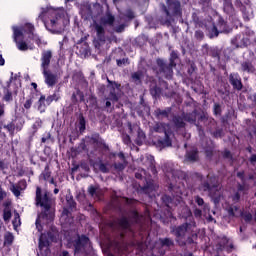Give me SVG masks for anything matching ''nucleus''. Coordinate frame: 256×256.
Returning <instances> with one entry per match:
<instances>
[{
    "label": "nucleus",
    "mask_w": 256,
    "mask_h": 256,
    "mask_svg": "<svg viewBox=\"0 0 256 256\" xmlns=\"http://www.w3.org/2000/svg\"><path fill=\"white\" fill-rule=\"evenodd\" d=\"M66 199H67L70 207H75V202L73 201L72 197L69 198V196H67Z\"/></svg>",
    "instance_id": "46"
},
{
    "label": "nucleus",
    "mask_w": 256,
    "mask_h": 256,
    "mask_svg": "<svg viewBox=\"0 0 256 256\" xmlns=\"http://www.w3.org/2000/svg\"><path fill=\"white\" fill-rule=\"evenodd\" d=\"M173 121H174V124L176 125V127H185V122L183 121V118L174 117Z\"/></svg>",
    "instance_id": "26"
},
{
    "label": "nucleus",
    "mask_w": 256,
    "mask_h": 256,
    "mask_svg": "<svg viewBox=\"0 0 256 256\" xmlns=\"http://www.w3.org/2000/svg\"><path fill=\"white\" fill-rule=\"evenodd\" d=\"M162 199L170 209H172V207L179 205L181 201V198H171L169 196H164Z\"/></svg>",
    "instance_id": "14"
},
{
    "label": "nucleus",
    "mask_w": 256,
    "mask_h": 256,
    "mask_svg": "<svg viewBox=\"0 0 256 256\" xmlns=\"http://www.w3.org/2000/svg\"><path fill=\"white\" fill-rule=\"evenodd\" d=\"M125 15L128 19H135V14L131 10H127Z\"/></svg>",
    "instance_id": "41"
},
{
    "label": "nucleus",
    "mask_w": 256,
    "mask_h": 256,
    "mask_svg": "<svg viewBox=\"0 0 256 256\" xmlns=\"http://www.w3.org/2000/svg\"><path fill=\"white\" fill-rule=\"evenodd\" d=\"M118 225L120 229H129V221L127 220V218H121L118 221Z\"/></svg>",
    "instance_id": "24"
},
{
    "label": "nucleus",
    "mask_w": 256,
    "mask_h": 256,
    "mask_svg": "<svg viewBox=\"0 0 256 256\" xmlns=\"http://www.w3.org/2000/svg\"><path fill=\"white\" fill-rule=\"evenodd\" d=\"M88 193L91 195V197H97V188L90 186L88 188Z\"/></svg>",
    "instance_id": "32"
},
{
    "label": "nucleus",
    "mask_w": 256,
    "mask_h": 256,
    "mask_svg": "<svg viewBox=\"0 0 256 256\" xmlns=\"http://www.w3.org/2000/svg\"><path fill=\"white\" fill-rule=\"evenodd\" d=\"M15 43H16L19 51H27V49H29V46L24 41L16 40Z\"/></svg>",
    "instance_id": "23"
},
{
    "label": "nucleus",
    "mask_w": 256,
    "mask_h": 256,
    "mask_svg": "<svg viewBox=\"0 0 256 256\" xmlns=\"http://www.w3.org/2000/svg\"><path fill=\"white\" fill-rule=\"evenodd\" d=\"M110 99H112L113 101H117V95L112 94V96L110 97Z\"/></svg>",
    "instance_id": "56"
},
{
    "label": "nucleus",
    "mask_w": 256,
    "mask_h": 256,
    "mask_svg": "<svg viewBox=\"0 0 256 256\" xmlns=\"http://www.w3.org/2000/svg\"><path fill=\"white\" fill-rule=\"evenodd\" d=\"M42 73L44 76V83L47 85V87L53 88L57 83H59V77L57 74H53L49 70H43Z\"/></svg>",
    "instance_id": "8"
},
{
    "label": "nucleus",
    "mask_w": 256,
    "mask_h": 256,
    "mask_svg": "<svg viewBox=\"0 0 256 256\" xmlns=\"http://www.w3.org/2000/svg\"><path fill=\"white\" fill-rule=\"evenodd\" d=\"M230 199L232 200V203H238L240 199L239 192H236L234 195H232Z\"/></svg>",
    "instance_id": "38"
},
{
    "label": "nucleus",
    "mask_w": 256,
    "mask_h": 256,
    "mask_svg": "<svg viewBox=\"0 0 256 256\" xmlns=\"http://www.w3.org/2000/svg\"><path fill=\"white\" fill-rule=\"evenodd\" d=\"M132 81L136 83V85H139L141 83V79H143V72L137 71L132 74Z\"/></svg>",
    "instance_id": "19"
},
{
    "label": "nucleus",
    "mask_w": 256,
    "mask_h": 256,
    "mask_svg": "<svg viewBox=\"0 0 256 256\" xmlns=\"http://www.w3.org/2000/svg\"><path fill=\"white\" fill-rule=\"evenodd\" d=\"M144 165H145L146 167H153V159H150V160H149V158H147V159H146V162L144 163Z\"/></svg>",
    "instance_id": "44"
},
{
    "label": "nucleus",
    "mask_w": 256,
    "mask_h": 256,
    "mask_svg": "<svg viewBox=\"0 0 256 256\" xmlns=\"http://www.w3.org/2000/svg\"><path fill=\"white\" fill-rule=\"evenodd\" d=\"M186 159H188V161H197L198 159L197 151L192 150L191 152H188L186 155Z\"/></svg>",
    "instance_id": "25"
},
{
    "label": "nucleus",
    "mask_w": 256,
    "mask_h": 256,
    "mask_svg": "<svg viewBox=\"0 0 256 256\" xmlns=\"http://www.w3.org/2000/svg\"><path fill=\"white\" fill-rule=\"evenodd\" d=\"M157 65L160 66L162 73H164L166 79H171L173 77V67L171 64L166 65L162 59L157 60Z\"/></svg>",
    "instance_id": "11"
},
{
    "label": "nucleus",
    "mask_w": 256,
    "mask_h": 256,
    "mask_svg": "<svg viewBox=\"0 0 256 256\" xmlns=\"http://www.w3.org/2000/svg\"><path fill=\"white\" fill-rule=\"evenodd\" d=\"M32 87H34V89H37V83H32Z\"/></svg>",
    "instance_id": "64"
},
{
    "label": "nucleus",
    "mask_w": 256,
    "mask_h": 256,
    "mask_svg": "<svg viewBox=\"0 0 256 256\" xmlns=\"http://www.w3.org/2000/svg\"><path fill=\"white\" fill-rule=\"evenodd\" d=\"M150 93L153 97H157V95H159V93H161V90H159V88H157V87H153L150 89Z\"/></svg>",
    "instance_id": "33"
},
{
    "label": "nucleus",
    "mask_w": 256,
    "mask_h": 256,
    "mask_svg": "<svg viewBox=\"0 0 256 256\" xmlns=\"http://www.w3.org/2000/svg\"><path fill=\"white\" fill-rule=\"evenodd\" d=\"M10 191L15 195V197L21 196V190L17 187V184L11 183Z\"/></svg>",
    "instance_id": "22"
},
{
    "label": "nucleus",
    "mask_w": 256,
    "mask_h": 256,
    "mask_svg": "<svg viewBox=\"0 0 256 256\" xmlns=\"http://www.w3.org/2000/svg\"><path fill=\"white\" fill-rule=\"evenodd\" d=\"M217 111H219V105H215V113H217Z\"/></svg>",
    "instance_id": "61"
},
{
    "label": "nucleus",
    "mask_w": 256,
    "mask_h": 256,
    "mask_svg": "<svg viewBox=\"0 0 256 256\" xmlns=\"http://www.w3.org/2000/svg\"><path fill=\"white\" fill-rule=\"evenodd\" d=\"M3 219H4V221H10V219H11V209L10 208L4 209Z\"/></svg>",
    "instance_id": "28"
},
{
    "label": "nucleus",
    "mask_w": 256,
    "mask_h": 256,
    "mask_svg": "<svg viewBox=\"0 0 256 256\" xmlns=\"http://www.w3.org/2000/svg\"><path fill=\"white\" fill-rule=\"evenodd\" d=\"M99 169L102 173H109V168L107 167V164L101 163L99 165Z\"/></svg>",
    "instance_id": "36"
},
{
    "label": "nucleus",
    "mask_w": 256,
    "mask_h": 256,
    "mask_svg": "<svg viewBox=\"0 0 256 256\" xmlns=\"http://www.w3.org/2000/svg\"><path fill=\"white\" fill-rule=\"evenodd\" d=\"M201 191H208L211 197L214 199H217V195H219V190L221 189V186L217 184H212L210 186L209 183H205L200 187Z\"/></svg>",
    "instance_id": "10"
},
{
    "label": "nucleus",
    "mask_w": 256,
    "mask_h": 256,
    "mask_svg": "<svg viewBox=\"0 0 256 256\" xmlns=\"http://www.w3.org/2000/svg\"><path fill=\"white\" fill-rule=\"evenodd\" d=\"M228 214L230 217H243L244 221H246L247 223H249V221H251V219H253V216L251 215V213H245L243 214V212H241V210H239V208L237 206H230L228 209Z\"/></svg>",
    "instance_id": "9"
},
{
    "label": "nucleus",
    "mask_w": 256,
    "mask_h": 256,
    "mask_svg": "<svg viewBox=\"0 0 256 256\" xmlns=\"http://www.w3.org/2000/svg\"><path fill=\"white\" fill-rule=\"evenodd\" d=\"M45 16L48 17L47 20H44V25L48 31H55L53 29H61L63 27V11L48 10Z\"/></svg>",
    "instance_id": "2"
},
{
    "label": "nucleus",
    "mask_w": 256,
    "mask_h": 256,
    "mask_svg": "<svg viewBox=\"0 0 256 256\" xmlns=\"http://www.w3.org/2000/svg\"><path fill=\"white\" fill-rule=\"evenodd\" d=\"M237 177H239L240 179H243V172H238Z\"/></svg>",
    "instance_id": "57"
},
{
    "label": "nucleus",
    "mask_w": 256,
    "mask_h": 256,
    "mask_svg": "<svg viewBox=\"0 0 256 256\" xmlns=\"http://www.w3.org/2000/svg\"><path fill=\"white\" fill-rule=\"evenodd\" d=\"M4 101H13V93H11V91H9V89H6L4 92Z\"/></svg>",
    "instance_id": "29"
},
{
    "label": "nucleus",
    "mask_w": 256,
    "mask_h": 256,
    "mask_svg": "<svg viewBox=\"0 0 256 256\" xmlns=\"http://www.w3.org/2000/svg\"><path fill=\"white\" fill-rule=\"evenodd\" d=\"M229 79L234 89H237V91H241V89H243V83H241V77H239V74H230Z\"/></svg>",
    "instance_id": "13"
},
{
    "label": "nucleus",
    "mask_w": 256,
    "mask_h": 256,
    "mask_svg": "<svg viewBox=\"0 0 256 256\" xmlns=\"http://www.w3.org/2000/svg\"><path fill=\"white\" fill-rule=\"evenodd\" d=\"M195 201H196L197 205H199L200 207L205 205V201L203 200V198H201L199 196L195 197Z\"/></svg>",
    "instance_id": "40"
},
{
    "label": "nucleus",
    "mask_w": 256,
    "mask_h": 256,
    "mask_svg": "<svg viewBox=\"0 0 256 256\" xmlns=\"http://www.w3.org/2000/svg\"><path fill=\"white\" fill-rule=\"evenodd\" d=\"M194 215H195V217H198V218H200L201 217V215H203V212L200 210V209H195L194 210Z\"/></svg>",
    "instance_id": "45"
},
{
    "label": "nucleus",
    "mask_w": 256,
    "mask_h": 256,
    "mask_svg": "<svg viewBox=\"0 0 256 256\" xmlns=\"http://www.w3.org/2000/svg\"><path fill=\"white\" fill-rule=\"evenodd\" d=\"M54 193H55V195H57V193H59V189L55 188Z\"/></svg>",
    "instance_id": "63"
},
{
    "label": "nucleus",
    "mask_w": 256,
    "mask_h": 256,
    "mask_svg": "<svg viewBox=\"0 0 256 256\" xmlns=\"http://www.w3.org/2000/svg\"><path fill=\"white\" fill-rule=\"evenodd\" d=\"M17 188L20 191H25L27 189V181L25 180H20L17 184H16Z\"/></svg>",
    "instance_id": "27"
},
{
    "label": "nucleus",
    "mask_w": 256,
    "mask_h": 256,
    "mask_svg": "<svg viewBox=\"0 0 256 256\" xmlns=\"http://www.w3.org/2000/svg\"><path fill=\"white\" fill-rule=\"evenodd\" d=\"M12 29L14 41H18L19 37H23L24 31H27V33H29L30 35H33V31H35V26H33L32 24H26L24 28L14 26L12 27Z\"/></svg>",
    "instance_id": "7"
},
{
    "label": "nucleus",
    "mask_w": 256,
    "mask_h": 256,
    "mask_svg": "<svg viewBox=\"0 0 256 256\" xmlns=\"http://www.w3.org/2000/svg\"><path fill=\"white\" fill-rule=\"evenodd\" d=\"M177 57H178L177 52L172 51L171 54H170V65H171V67L176 66L175 59H177Z\"/></svg>",
    "instance_id": "30"
},
{
    "label": "nucleus",
    "mask_w": 256,
    "mask_h": 256,
    "mask_svg": "<svg viewBox=\"0 0 256 256\" xmlns=\"http://www.w3.org/2000/svg\"><path fill=\"white\" fill-rule=\"evenodd\" d=\"M51 57H53V52H51V50L42 52L41 67L43 71H48L49 65L51 64Z\"/></svg>",
    "instance_id": "12"
},
{
    "label": "nucleus",
    "mask_w": 256,
    "mask_h": 256,
    "mask_svg": "<svg viewBox=\"0 0 256 256\" xmlns=\"http://www.w3.org/2000/svg\"><path fill=\"white\" fill-rule=\"evenodd\" d=\"M224 157H227V158L231 157V152L225 151L224 152Z\"/></svg>",
    "instance_id": "53"
},
{
    "label": "nucleus",
    "mask_w": 256,
    "mask_h": 256,
    "mask_svg": "<svg viewBox=\"0 0 256 256\" xmlns=\"http://www.w3.org/2000/svg\"><path fill=\"white\" fill-rule=\"evenodd\" d=\"M115 169H118V171H123L125 169V165L122 163H118L114 165Z\"/></svg>",
    "instance_id": "43"
},
{
    "label": "nucleus",
    "mask_w": 256,
    "mask_h": 256,
    "mask_svg": "<svg viewBox=\"0 0 256 256\" xmlns=\"http://www.w3.org/2000/svg\"><path fill=\"white\" fill-rule=\"evenodd\" d=\"M167 6L165 4H162V10L164 11L166 17L168 19H171V17H177L181 15V2L179 1H170L166 2Z\"/></svg>",
    "instance_id": "4"
},
{
    "label": "nucleus",
    "mask_w": 256,
    "mask_h": 256,
    "mask_svg": "<svg viewBox=\"0 0 256 256\" xmlns=\"http://www.w3.org/2000/svg\"><path fill=\"white\" fill-rule=\"evenodd\" d=\"M162 245H167V247H171L173 245V240L166 238L161 240Z\"/></svg>",
    "instance_id": "37"
},
{
    "label": "nucleus",
    "mask_w": 256,
    "mask_h": 256,
    "mask_svg": "<svg viewBox=\"0 0 256 256\" xmlns=\"http://www.w3.org/2000/svg\"><path fill=\"white\" fill-rule=\"evenodd\" d=\"M185 120L188 121L189 123H195V118L193 116L191 118L186 117Z\"/></svg>",
    "instance_id": "50"
},
{
    "label": "nucleus",
    "mask_w": 256,
    "mask_h": 256,
    "mask_svg": "<svg viewBox=\"0 0 256 256\" xmlns=\"http://www.w3.org/2000/svg\"><path fill=\"white\" fill-rule=\"evenodd\" d=\"M241 71L244 73H251V71H253V65H251V63L244 62L241 64Z\"/></svg>",
    "instance_id": "21"
},
{
    "label": "nucleus",
    "mask_w": 256,
    "mask_h": 256,
    "mask_svg": "<svg viewBox=\"0 0 256 256\" xmlns=\"http://www.w3.org/2000/svg\"><path fill=\"white\" fill-rule=\"evenodd\" d=\"M36 206L41 207L44 214H40L36 220V227L38 231H41V227H39V219L41 217H46L47 219L52 220L54 217L53 214V200L49 198V193L47 191H43L41 187L36 188Z\"/></svg>",
    "instance_id": "1"
},
{
    "label": "nucleus",
    "mask_w": 256,
    "mask_h": 256,
    "mask_svg": "<svg viewBox=\"0 0 256 256\" xmlns=\"http://www.w3.org/2000/svg\"><path fill=\"white\" fill-rule=\"evenodd\" d=\"M33 105V99H27L24 103V109H29Z\"/></svg>",
    "instance_id": "39"
},
{
    "label": "nucleus",
    "mask_w": 256,
    "mask_h": 256,
    "mask_svg": "<svg viewBox=\"0 0 256 256\" xmlns=\"http://www.w3.org/2000/svg\"><path fill=\"white\" fill-rule=\"evenodd\" d=\"M6 197H7V192H5L3 188H1L0 186V201H3V199Z\"/></svg>",
    "instance_id": "42"
},
{
    "label": "nucleus",
    "mask_w": 256,
    "mask_h": 256,
    "mask_svg": "<svg viewBox=\"0 0 256 256\" xmlns=\"http://www.w3.org/2000/svg\"><path fill=\"white\" fill-rule=\"evenodd\" d=\"M3 128L6 129L9 133H13V131H15V125L13 123L4 125Z\"/></svg>",
    "instance_id": "31"
},
{
    "label": "nucleus",
    "mask_w": 256,
    "mask_h": 256,
    "mask_svg": "<svg viewBox=\"0 0 256 256\" xmlns=\"http://www.w3.org/2000/svg\"><path fill=\"white\" fill-rule=\"evenodd\" d=\"M61 99V95L59 93H54L47 98H45V95L40 96V99L38 101L39 106L38 109L40 113H45V108L49 105H51L52 101H59Z\"/></svg>",
    "instance_id": "5"
},
{
    "label": "nucleus",
    "mask_w": 256,
    "mask_h": 256,
    "mask_svg": "<svg viewBox=\"0 0 256 256\" xmlns=\"http://www.w3.org/2000/svg\"><path fill=\"white\" fill-rule=\"evenodd\" d=\"M135 177L136 179H143V174L136 173Z\"/></svg>",
    "instance_id": "54"
},
{
    "label": "nucleus",
    "mask_w": 256,
    "mask_h": 256,
    "mask_svg": "<svg viewBox=\"0 0 256 256\" xmlns=\"http://www.w3.org/2000/svg\"><path fill=\"white\" fill-rule=\"evenodd\" d=\"M3 65H5V58L0 54V67H3Z\"/></svg>",
    "instance_id": "49"
},
{
    "label": "nucleus",
    "mask_w": 256,
    "mask_h": 256,
    "mask_svg": "<svg viewBox=\"0 0 256 256\" xmlns=\"http://www.w3.org/2000/svg\"><path fill=\"white\" fill-rule=\"evenodd\" d=\"M128 63H129V59L127 58L117 60L118 67H121L122 65H128Z\"/></svg>",
    "instance_id": "34"
},
{
    "label": "nucleus",
    "mask_w": 256,
    "mask_h": 256,
    "mask_svg": "<svg viewBox=\"0 0 256 256\" xmlns=\"http://www.w3.org/2000/svg\"><path fill=\"white\" fill-rule=\"evenodd\" d=\"M117 33H121V31H123V26H120L116 29Z\"/></svg>",
    "instance_id": "58"
},
{
    "label": "nucleus",
    "mask_w": 256,
    "mask_h": 256,
    "mask_svg": "<svg viewBox=\"0 0 256 256\" xmlns=\"http://www.w3.org/2000/svg\"><path fill=\"white\" fill-rule=\"evenodd\" d=\"M193 229H195V225L186 223L179 227L173 228L172 233H174L177 241H180V245H185L186 239L191 237Z\"/></svg>",
    "instance_id": "3"
},
{
    "label": "nucleus",
    "mask_w": 256,
    "mask_h": 256,
    "mask_svg": "<svg viewBox=\"0 0 256 256\" xmlns=\"http://www.w3.org/2000/svg\"><path fill=\"white\" fill-rule=\"evenodd\" d=\"M77 199H78V201H85V194H84V193H80V194L77 196Z\"/></svg>",
    "instance_id": "47"
},
{
    "label": "nucleus",
    "mask_w": 256,
    "mask_h": 256,
    "mask_svg": "<svg viewBox=\"0 0 256 256\" xmlns=\"http://www.w3.org/2000/svg\"><path fill=\"white\" fill-rule=\"evenodd\" d=\"M101 23L103 25H113V23H115V16L108 12L104 17L101 18Z\"/></svg>",
    "instance_id": "16"
},
{
    "label": "nucleus",
    "mask_w": 256,
    "mask_h": 256,
    "mask_svg": "<svg viewBox=\"0 0 256 256\" xmlns=\"http://www.w3.org/2000/svg\"><path fill=\"white\" fill-rule=\"evenodd\" d=\"M47 236L45 234H42L39 239V249L42 251V249H45L49 247V241L45 240Z\"/></svg>",
    "instance_id": "18"
},
{
    "label": "nucleus",
    "mask_w": 256,
    "mask_h": 256,
    "mask_svg": "<svg viewBox=\"0 0 256 256\" xmlns=\"http://www.w3.org/2000/svg\"><path fill=\"white\" fill-rule=\"evenodd\" d=\"M67 217V214H65V212H63L61 219H65Z\"/></svg>",
    "instance_id": "60"
},
{
    "label": "nucleus",
    "mask_w": 256,
    "mask_h": 256,
    "mask_svg": "<svg viewBox=\"0 0 256 256\" xmlns=\"http://www.w3.org/2000/svg\"><path fill=\"white\" fill-rule=\"evenodd\" d=\"M3 115H5V106L0 105V117H3Z\"/></svg>",
    "instance_id": "48"
},
{
    "label": "nucleus",
    "mask_w": 256,
    "mask_h": 256,
    "mask_svg": "<svg viewBox=\"0 0 256 256\" xmlns=\"http://www.w3.org/2000/svg\"><path fill=\"white\" fill-rule=\"evenodd\" d=\"M106 107H111V103L109 101L106 102Z\"/></svg>",
    "instance_id": "62"
},
{
    "label": "nucleus",
    "mask_w": 256,
    "mask_h": 256,
    "mask_svg": "<svg viewBox=\"0 0 256 256\" xmlns=\"http://www.w3.org/2000/svg\"><path fill=\"white\" fill-rule=\"evenodd\" d=\"M250 162L253 163V164L256 163V154H254V155H252V156L250 157Z\"/></svg>",
    "instance_id": "51"
},
{
    "label": "nucleus",
    "mask_w": 256,
    "mask_h": 256,
    "mask_svg": "<svg viewBox=\"0 0 256 256\" xmlns=\"http://www.w3.org/2000/svg\"><path fill=\"white\" fill-rule=\"evenodd\" d=\"M85 245H89V238L86 236H81L76 243L75 249L76 252L81 251V247H85Z\"/></svg>",
    "instance_id": "15"
},
{
    "label": "nucleus",
    "mask_w": 256,
    "mask_h": 256,
    "mask_svg": "<svg viewBox=\"0 0 256 256\" xmlns=\"http://www.w3.org/2000/svg\"><path fill=\"white\" fill-rule=\"evenodd\" d=\"M154 131L156 133H164L165 134V144L169 147L171 145V140H169V136L171 135V126L165 123L156 124L154 127Z\"/></svg>",
    "instance_id": "6"
},
{
    "label": "nucleus",
    "mask_w": 256,
    "mask_h": 256,
    "mask_svg": "<svg viewBox=\"0 0 256 256\" xmlns=\"http://www.w3.org/2000/svg\"><path fill=\"white\" fill-rule=\"evenodd\" d=\"M156 115H158V117L161 116V115H162L163 117H168L169 112H167V110L158 109V110L156 111Z\"/></svg>",
    "instance_id": "35"
},
{
    "label": "nucleus",
    "mask_w": 256,
    "mask_h": 256,
    "mask_svg": "<svg viewBox=\"0 0 256 256\" xmlns=\"http://www.w3.org/2000/svg\"><path fill=\"white\" fill-rule=\"evenodd\" d=\"M94 29L97 32L98 39H101L105 36V28L101 24L94 23Z\"/></svg>",
    "instance_id": "17"
},
{
    "label": "nucleus",
    "mask_w": 256,
    "mask_h": 256,
    "mask_svg": "<svg viewBox=\"0 0 256 256\" xmlns=\"http://www.w3.org/2000/svg\"><path fill=\"white\" fill-rule=\"evenodd\" d=\"M15 237L13 236V234L11 232H7L4 235V245H11L14 241Z\"/></svg>",
    "instance_id": "20"
},
{
    "label": "nucleus",
    "mask_w": 256,
    "mask_h": 256,
    "mask_svg": "<svg viewBox=\"0 0 256 256\" xmlns=\"http://www.w3.org/2000/svg\"><path fill=\"white\" fill-rule=\"evenodd\" d=\"M213 31L215 32V36L217 37V36L219 35V32L217 31V28L214 27V28H213Z\"/></svg>",
    "instance_id": "59"
},
{
    "label": "nucleus",
    "mask_w": 256,
    "mask_h": 256,
    "mask_svg": "<svg viewBox=\"0 0 256 256\" xmlns=\"http://www.w3.org/2000/svg\"><path fill=\"white\" fill-rule=\"evenodd\" d=\"M80 125H81V127H85V119L84 118L80 119Z\"/></svg>",
    "instance_id": "52"
},
{
    "label": "nucleus",
    "mask_w": 256,
    "mask_h": 256,
    "mask_svg": "<svg viewBox=\"0 0 256 256\" xmlns=\"http://www.w3.org/2000/svg\"><path fill=\"white\" fill-rule=\"evenodd\" d=\"M118 157L122 160H125V154H123L122 152L118 154Z\"/></svg>",
    "instance_id": "55"
}]
</instances>
